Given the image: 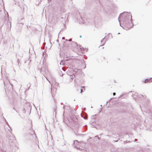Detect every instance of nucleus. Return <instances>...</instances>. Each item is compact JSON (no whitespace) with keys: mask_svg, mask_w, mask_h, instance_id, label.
Returning a JSON list of instances; mask_svg holds the SVG:
<instances>
[{"mask_svg":"<svg viewBox=\"0 0 152 152\" xmlns=\"http://www.w3.org/2000/svg\"><path fill=\"white\" fill-rule=\"evenodd\" d=\"M51 91L52 93V94L53 96V97L54 96L56 92V89L53 87L51 88Z\"/></svg>","mask_w":152,"mask_h":152,"instance_id":"obj_1","label":"nucleus"},{"mask_svg":"<svg viewBox=\"0 0 152 152\" xmlns=\"http://www.w3.org/2000/svg\"><path fill=\"white\" fill-rule=\"evenodd\" d=\"M152 82V79L150 78L149 79H147L145 80L144 82L145 83H147L148 82Z\"/></svg>","mask_w":152,"mask_h":152,"instance_id":"obj_2","label":"nucleus"},{"mask_svg":"<svg viewBox=\"0 0 152 152\" xmlns=\"http://www.w3.org/2000/svg\"><path fill=\"white\" fill-rule=\"evenodd\" d=\"M99 48H104V47H103V46H100L99 47Z\"/></svg>","mask_w":152,"mask_h":152,"instance_id":"obj_3","label":"nucleus"},{"mask_svg":"<svg viewBox=\"0 0 152 152\" xmlns=\"http://www.w3.org/2000/svg\"><path fill=\"white\" fill-rule=\"evenodd\" d=\"M113 95H115V93H113Z\"/></svg>","mask_w":152,"mask_h":152,"instance_id":"obj_4","label":"nucleus"},{"mask_svg":"<svg viewBox=\"0 0 152 152\" xmlns=\"http://www.w3.org/2000/svg\"><path fill=\"white\" fill-rule=\"evenodd\" d=\"M83 91L82 89H81V93H82Z\"/></svg>","mask_w":152,"mask_h":152,"instance_id":"obj_5","label":"nucleus"},{"mask_svg":"<svg viewBox=\"0 0 152 152\" xmlns=\"http://www.w3.org/2000/svg\"><path fill=\"white\" fill-rule=\"evenodd\" d=\"M31 125L32 126V121H31Z\"/></svg>","mask_w":152,"mask_h":152,"instance_id":"obj_6","label":"nucleus"}]
</instances>
